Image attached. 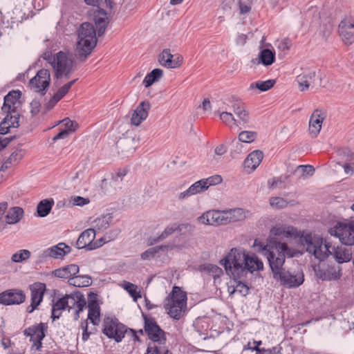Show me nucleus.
Segmentation results:
<instances>
[{
    "mask_svg": "<svg viewBox=\"0 0 354 354\" xmlns=\"http://www.w3.org/2000/svg\"><path fill=\"white\" fill-rule=\"evenodd\" d=\"M263 250L268 256L273 278L281 286L294 288L304 283V275L302 271L283 268L286 257H292L295 254V250L288 247L286 243L276 242L272 251L267 250V246H264Z\"/></svg>",
    "mask_w": 354,
    "mask_h": 354,
    "instance_id": "1",
    "label": "nucleus"
},
{
    "mask_svg": "<svg viewBox=\"0 0 354 354\" xmlns=\"http://www.w3.org/2000/svg\"><path fill=\"white\" fill-rule=\"evenodd\" d=\"M220 263L228 274L239 279L245 277L248 273L263 269V262L254 254L236 248L231 249Z\"/></svg>",
    "mask_w": 354,
    "mask_h": 354,
    "instance_id": "2",
    "label": "nucleus"
},
{
    "mask_svg": "<svg viewBox=\"0 0 354 354\" xmlns=\"http://www.w3.org/2000/svg\"><path fill=\"white\" fill-rule=\"evenodd\" d=\"M96 44V31L93 26L90 23H83L77 30V41L75 49L76 58L84 61Z\"/></svg>",
    "mask_w": 354,
    "mask_h": 354,
    "instance_id": "3",
    "label": "nucleus"
},
{
    "mask_svg": "<svg viewBox=\"0 0 354 354\" xmlns=\"http://www.w3.org/2000/svg\"><path fill=\"white\" fill-rule=\"evenodd\" d=\"M43 58L52 66L57 79H68L71 77L74 70V60L71 53L59 51L53 55L50 53H45Z\"/></svg>",
    "mask_w": 354,
    "mask_h": 354,
    "instance_id": "4",
    "label": "nucleus"
},
{
    "mask_svg": "<svg viewBox=\"0 0 354 354\" xmlns=\"http://www.w3.org/2000/svg\"><path fill=\"white\" fill-rule=\"evenodd\" d=\"M165 308L169 316L179 319L187 308V294L179 287L174 286L171 292L165 299Z\"/></svg>",
    "mask_w": 354,
    "mask_h": 354,
    "instance_id": "5",
    "label": "nucleus"
},
{
    "mask_svg": "<svg viewBox=\"0 0 354 354\" xmlns=\"http://www.w3.org/2000/svg\"><path fill=\"white\" fill-rule=\"evenodd\" d=\"M301 242L306 245V251L320 261L332 254V246L319 236L306 234L301 237Z\"/></svg>",
    "mask_w": 354,
    "mask_h": 354,
    "instance_id": "6",
    "label": "nucleus"
},
{
    "mask_svg": "<svg viewBox=\"0 0 354 354\" xmlns=\"http://www.w3.org/2000/svg\"><path fill=\"white\" fill-rule=\"evenodd\" d=\"M328 233L337 237L342 244L354 245V221L337 222L328 230Z\"/></svg>",
    "mask_w": 354,
    "mask_h": 354,
    "instance_id": "7",
    "label": "nucleus"
},
{
    "mask_svg": "<svg viewBox=\"0 0 354 354\" xmlns=\"http://www.w3.org/2000/svg\"><path fill=\"white\" fill-rule=\"evenodd\" d=\"M145 319V330L149 338L153 342L149 346H164L167 338L165 333L157 324L154 319L143 315Z\"/></svg>",
    "mask_w": 354,
    "mask_h": 354,
    "instance_id": "8",
    "label": "nucleus"
},
{
    "mask_svg": "<svg viewBox=\"0 0 354 354\" xmlns=\"http://www.w3.org/2000/svg\"><path fill=\"white\" fill-rule=\"evenodd\" d=\"M103 332L109 338L120 342L127 332L126 326L117 319L107 317L104 321Z\"/></svg>",
    "mask_w": 354,
    "mask_h": 354,
    "instance_id": "9",
    "label": "nucleus"
},
{
    "mask_svg": "<svg viewBox=\"0 0 354 354\" xmlns=\"http://www.w3.org/2000/svg\"><path fill=\"white\" fill-rule=\"evenodd\" d=\"M66 308L71 313L75 320L78 319L80 313L86 308V301L83 295L73 293L64 297Z\"/></svg>",
    "mask_w": 354,
    "mask_h": 354,
    "instance_id": "10",
    "label": "nucleus"
},
{
    "mask_svg": "<svg viewBox=\"0 0 354 354\" xmlns=\"http://www.w3.org/2000/svg\"><path fill=\"white\" fill-rule=\"evenodd\" d=\"M227 102L228 103L225 102L224 104L227 106H230V103L231 104L230 107L232 109V111L239 118L236 120L238 122V127L239 125L248 124L250 122V117L249 112L246 109L243 103L234 96L230 97L228 100H227Z\"/></svg>",
    "mask_w": 354,
    "mask_h": 354,
    "instance_id": "11",
    "label": "nucleus"
},
{
    "mask_svg": "<svg viewBox=\"0 0 354 354\" xmlns=\"http://www.w3.org/2000/svg\"><path fill=\"white\" fill-rule=\"evenodd\" d=\"M47 326L44 323L29 327L24 330V335L30 337L32 348L38 351L41 346V341L46 335Z\"/></svg>",
    "mask_w": 354,
    "mask_h": 354,
    "instance_id": "12",
    "label": "nucleus"
},
{
    "mask_svg": "<svg viewBox=\"0 0 354 354\" xmlns=\"http://www.w3.org/2000/svg\"><path fill=\"white\" fill-rule=\"evenodd\" d=\"M95 238V232L93 229H87L82 232L79 236L76 245L78 249L85 248L87 250H93L100 248L104 242L102 243V239L100 240V243L93 242Z\"/></svg>",
    "mask_w": 354,
    "mask_h": 354,
    "instance_id": "13",
    "label": "nucleus"
},
{
    "mask_svg": "<svg viewBox=\"0 0 354 354\" xmlns=\"http://www.w3.org/2000/svg\"><path fill=\"white\" fill-rule=\"evenodd\" d=\"M197 221L203 225L219 226L225 225L224 210L211 209L198 217Z\"/></svg>",
    "mask_w": 354,
    "mask_h": 354,
    "instance_id": "14",
    "label": "nucleus"
},
{
    "mask_svg": "<svg viewBox=\"0 0 354 354\" xmlns=\"http://www.w3.org/2000/svg\"><path fill=\"white\" fill-rule=\"evenodd\" d=\"M270 234L271 236H277L279 238H286L289 241L297 240L303 236L294 227L277 224L270 229Z\"/></svg>",
    "mask_w": 354,
    "mask_h": 354,
    "instance_id": "15",
    "label": "nucleus"
},
{
    "mask_svg": "<svg viewBox=\"0 0 354 354\" xmlns=\"http://www.w3.org/2000/svg\"><path fill=\"white\" fill-rule=\"evenodd\" d=\"M326 118V111L324 109H317L313 111L309 119L308 131L312 138L319 135L323 122Z\"/></svg>",
    "mask_w": 354,
    "mask_h": 354,
    "instance_id": "16",
    "label": "nucleus"
},
{
    "mask_svg": "<svg viewBox=\"0 0 354 354\" xmlns=\"http://www.w3.org/2000/svg\"><path fill=\"white\" fill-rule=\"evenodd\" d=\"M50 74L47 69L39 70L36 75L30 81L29 86L31 90L39 93L45 91L49 86Z\"/></svg>",
    "mask_w": 354,
    "mask_h": 354,
    "instance_id": "17",
    "label": "nucleus"
},
{
    "mask_svg": "<svg viewBox=\"0 0 354 354\" xmlns=\"http://www.w3.org/2000/svg\"><path fill=\"white\" fill-rule=\"evenodd\" d=\"M339 34L345 44L354 42V19L352 17H344L339 25Z\"/></svg>",
    "mask_w": 354,
    "mask_h": 354,
    "instance_id": "18",
    "label": "nucleus"
},
{
    "mask_svg": "<svg viewBox=\"0 0 354 354\" xmlns=\"http://www.w3.org/2000/svg\"><path fill=\"white\" fill-rule=\"evenodd\" d=\"M26 295L21 290L10 289L0 293V304L4 305H15L23 303Z\"/></svg>",
    "mask_w": 354,
    "mask_h": 354,
    "instance_id": "19",
    "label": "nucleus"
},
{
    "mask_svg": "<svg viewBox=\"0 0 354 354\" xmlns=\"http://www.w3.org/2000/svg\"><path fill=\"white\" fill-rule=\"evenodd\" d=\"M183 57L176 54L172 55L169 49H165L158 55L159 64L167 68H176L183 63Z\"/></svg>",
    "mask_w": 354,
    "mask_h": 354,
    "instance_id": "20",
    "label": "nucleus"
},
{
    "mask_svg": "<svg viewBox=\"0 0 354 354\" xmlns=\"http://www.w3.org/2000/svg\"><path fill=\"white\" fill-rule=\"evenodd\" d=\"M225 225L230 223L243 221L252 215L248 209L236 207L224 210Z\"/></svg>",
    "mask_w": 354,
    "mask_h": 354,
    "instance_id": "21",
    "label": "nucleus"
},
{
    "mask_svg": "<svg viewBox=\"0 0 354 354\" xmlns=\"http://www.w3.org/2000/svg\"><path fill=\"white\" fill-rule=\"evenodd\" d=\"M21 93L19 91H11L4 97V102L1 107L3 113L17 111V109L20 104L19 101Z\"/></svg>",
    "mask_w": 354,
    "mask_h": 354,
    "instance_id": "22",
    "label": "nucleus"
},
{
    "mask_svg": "<svg viewBox=\"0 0 354 354\" xmlns=\"http://www.w3.org/2000/svg\"><path fill=\"white\" fill-rule=\"evenodd\" d=\"M46 286L42 283H36L30 286L31 304L28 307L29 313H32L42 301Z\"/></svg>",
    "mask_w": 354,
    "mask_h": 354,
    "instance_id": "23",
    "label": "nucleus"
},
{
    "mask_svg": "<svg viewBox=\"0 0 354 354\" xmlns=\"http://www.w3.org/2000/svg\"><path fill=\"white\" fill-rule=\"evenodd\" d=\"M6 116L0 123V134L8 133L10 128H17L19 126V113L17 111L6 113Z\"/></svg>",
    "mask_w": 354,
    "mask_h": 354,
    "instance_id": "24",
    "label": "nucleus"
},
{
    "mask_svg": "<svg viewBox=\"0 0 354 354\" xmlns=\"http://www.w3.org/2000/svg\"><path fill=\"white\" fill-rule=\"evenodd\" d=\"M315 71L313 69H305L297 77V82L301 91H307L310 86L314 82Z\"/></svg>",
    "mask_w": 354,
    "mask_h": 354,
    "instance_id": "25",
    "label": "nucleus"
},
{
    "mask_svg": "<svg viewBox=\"0 0 354 354\" xmlns=\"http://www.w3.org/2000/svg\"><path fill=\"white\" fill-rule=\"evenodd\" d=\"M88 319L93 325H98L100 322V308L96 296H91L88 301Z\"/></svg>",
    "mask_w": 354,
    "mask_h": 354,
    "instance_id": "26",
    "label": "nucleus"
},
{
    "mask_svg": "<svg viewBox=\"0 0 354 354\" xmlns=\"http://www.w3.org/2000/svg\"><path fill=\"white\" fill-rule=\"evenodd\" d=\"M150 109V104L149 102H142L134 111L132 117L131 122L136 126H138L141 122L145 120L147 116L149 110Z\"/></svg>",
    "mask_w": 354,
    "mask_h": 354,
    "instance_id": "27",
    "label": "nucleus"
},
{
    "mask_svg": "<svg viewBox=\"0 0 354 354\" xmlns=\"http://www.w3.org/2000/svg\"><path fill=\"white\" fill-rule=\"evenodd\" d=\"M236 278L234 277L227 283V289L229 295L232 296L235 293H238L241 296L247 295L249 292L248 286Z\"/></svg>",
    "mask_w": 354,
    "mask_h": 354,
    "instance_id": "28",
    "label": "nucleus"
},
{
    "mask_svg": "<svg viewBox=\"0 0 354 354\" xmlns=\"http://www.w3.org/2000/svg\"><path fill=\"white\" fill-rule=\"evenodd\" d=\"M113 218L111 213L102 214L91 221L92 227L91 229L95 230V232L96 231H103L110 226Z\"/></svg>",
    "mask_w": 354,
    "mask_h": 354,
    "instance_id": "29",
    "label": "nucleus"
},
{
    "mask_svg": "<svg viewBox=\"0 0 354 354\" xmlns=\"http://www.w3.org/2000/svg\"><path fill=\"white\" fill-rule=\"evenodd\" d=\"M263 158V153L260 150H254L251 152L244 160V167L250 169V171H254L261 162Z\"/></svg>",
    "mask_w": 354,
    "mask_h": 354,
    "instance_id": "30",
    "label": "nucleus"
},
{
    "mask_svg": "<svg viewBox=\"0 0 354 354\" xmlns=\"http://www.w3.org/2000/svg\"><path fill=\"white\" fill-rule=\"evenodd\" d=\"M48 250L50 257L55 259H62L71 252V248L62 242L48 248Z\"/></svg>",
    "mask_w": 354,
    "mask_h": 354,
    "instance_id": "31",
    "label": "nucleus"
},
{
    "mask_svg": "<svg viewBox=\"0 0 354 354\" xmlns=\"http://www.w3.org/2000/svg\"><path fill=\"white\" fill-rule=\"evenodd\" d=\"M24 211L20 207L10 208L4 216L6 224L13 225L18 223L24 217Z\"/></svg>",
    "mask_w": 354,
    "mask_h": 354,
    "instance_id": "32",
    "label": "nucleus"
},
{
    "mask_svg": "<svg viewBox=\"0 0 354 354\" xmlns=\"http://www.w3.org/2000/svg\"><path fill=\"white\" fill-rule=\"evenodd\" d=\"M25 155V152L23 149L15 150L8 158L3 163L1 171H5L12 167L17 165L22 160Z\"/></svg>",
    "mask_w": 354,
    "mask_h": 354,
    "instance_id": "33",
    "label": "nucleus"
},
{
    "mask_svg": "<svg viewBox=\"0 0 354 354\" xmlns=\"http://www.w3.org/2000/svg\"><path fill=\"white\" fill-rule=\"evenodd\" d=\"M117 146L120 149L123 156H129L133 153L136 148V141L134 138H127L120 140L117 142Z\"/></svg>",
    "mask_w": 354,
    "mask_h": 354,
    "instance_id": "34",
    "label": "nucleus"
},
{
    "mask_svg": "<svg viewBox=\"0 0 354 354\" xmlns=\"http://www.w3.org/2000/svg\"><path fill=\"white\" fill-rule=\"evenodd\" d=\"M79 266L76 264H70L65 267L57 269L54 271L55 277L62 279L73 278L74 275L79 272Z\"/></svg>",
    "mask_w": 354,
    "mask_h": 354,
    "instance_id": "35",
    "label": "nucleus"
},
{
    "mask_svg": "<svg viewBox=\"0 0 354 354\" xmlns=\"http://www.w3.org/2000/svg\"><path fill=\"white\" fill-rule=\"evenodd\" d=\"M207 190L202 179L192 184L187 190L180 193L179 199L183 200L191 196L201 193Z\"/></svg>",
    "mask_w": 354,
    "mask_h": 354,
    "instance_id": "36",
    "label": "nucleus"
},
{
    "mask_svg": "<svg viewBox=\"0 0 354 354\" xmlns=\"http://www.w3.org/2000/svg\"><path fill=\"white\" fill-rule=\"evenodd\" d=\"M178 230H179V225L176 223H171L167 225L160 235L150 237L148 239V243L149 245H153L158 242L162 241L168 238Z\"/></svg>",
    "mask_w": 354,
    "mask_h": 354,
    "instance_id": "37",
    "label": "nucleus"
},
{
    "mask_svg": "<svg viewBox=\"0 0 354 354\" xmlns=\"http://www.w3.org/2000/svg\"><path fill=\"white\" fill-rule=\"evenodd\" d=\"M275 60V54L270 49L262 50L259 55L258 58L252 59L254 64H262L264 66H270Z\"/></svg>",
    "mask_w": 354,
    "mask_h": 354,
    "instance_id": "38",
    "label": "nucleus"
},
{
    "mask_svg": "<svg viewBox=\"0 0 354 354\" xmlns=\"http://www.w3.org/2000/svg\"><path fill=\"white\" fill-rule=\"evenodd\" d=\"M331 250L334 258L339 263L348 262L352 258L351 250L344 247H337V248L332 247Z\"/></svg>",
    "mask_w": 354,
    "mask_h": 354,
    "instance_id": "39",
    "label": "nucleus"
},
{
    "mask_svg": "<svg viewBox=\"0 0 354 354\" xmlns=\"http://www.w3.org/2000/svg\"><path fill=\"white\" fill-rule=\"evenodd\" d=\"M94 20L97 28V35L100 37L104 34L108 24L106 12L103 10H98L97 13L94 17Z\"/></svg>",
    "mask_w": 354,
    "mask_h": 354,
    "instance_id": "40",
    "label": "nucleus"
},
{
    "mask_svg": "<svg viewBox=\"0 0 354 354\" xmlns=\"http://www.w3.org/2000/svg\"><path fill=\"white\" fill-rule=\"evenodd\" d=\"M275 81L272 80H268L266 81H257L250 84L248 90L252 94H256L257 89L260 91H267L270 89L274 84Z\"/></svg>",
    "mask_w": 354,
    "mask_h": 354,
    "instance_id": "41",
    "label": "nucleus"
},
{
    "mask_svg": "<svg viewBox=\"0 0 354 354\" xmlns=\"http://www.w3.org/2000/svg\"><path fill=\"white\" fill-rule=\"evenodd\" d=\"M199 270L201 272H203L205 274L212 277L214 279L219 278L223 274V272L221 268L216 265L211 263H205L201 265L199 267Z\"/></svg>",
    "mask_w": 354,
    "mask_h": 354,
    "instance_id": "42",
    "label": "nucleus"
},
{
    "mask_svg": "<svg viewBox=\"0 0 354 354\" xmlns=\"http://www.w3.org/2000/svg\"><path fill=\"white\" fill-rule=\"evenodd\" d=\"M219 118L226 125L229 127H238V122L235 119L233 114L227 111V107H220L219 110Z\"/></svg>",
    "mask_w": 354,
    "mask_h": 354,
    "instance_id": "43",
    "label": "nucleus"
},
{
    "mask_svg": "<svg viewBox=\"0 0 354 354\" xmlns=\"http://www.w3.org/2000/svg\"><path fill=\"white\" fill-rule=\"evenodd\" d=\"M177 246L176 245L167 244L162 245L158 247L151 248L141 254V259L143 260H148L153 258L159 250L168 251L169 250H173Z\"/></svg>",
    "mask_w": 354,
    "mask_h": 354,
    "instance_id": "44",
    "label": "nucleus"
},
{
    "mask_svg": "<svg viewBox=\"0 0 354 354\" xmlns=\"http://www.w3.org/2000/svg\"><path fill=\"white\" fill-rule=\"evenodd\" d=\"M120 286L129 294L134 301H137L138 299L142 297L141 292L138 286L129 281H124L120 284Z\"/></svg>",
    "mask_w": 354,
    "mask_h": 354,
    "instance_id": "45",
    "label": "nucleus"
},
{
    "mask_svg": "<svg viewBox=\"0 0 354 354\" xmlns=\"http://www.w3.org/2000/svg\"><path fill=\"white\" fill-rule=\"evenodd\" d=\"M70 285L75 287H88L92 283L91 277L88 275H74L68 280Z\"/></svg>",
    "mask_w": 354,
    "mask_h": 354,
    "instance_id": "46",
    "label": "nucleus"
},
{
    "mask_svg": "<svg viewBox=\"0 0 354 354\" xmlns=\"http://www.w3.org/2000/svg\"><path fill=\"white\" fill-rule=\"evenodd\" d=\"M54 201L53 200H43L39 203L37 207V213L39 216H46L50 212Z\"/></svg>",
    "mask_w": 354,
    "mask_h": 354,
    "instance_id": "47",
    "label": "nucleus"
},
{
    "mask_svg": "<svg viewBox=\"0 0 354 354\" xmlns=\"http://www.w3.org/2000/svg\"><path fill=\"white\" fill-rule=\"evenodd\" d=\"M64 310H66V303L64 297L58 299L53 305L52 308V318L55 320V319H58L61 314L62 311Z\"/></svg>",
    "mask_w": 354,
    "mask_h": 354,
    "instance_id": "48",
    "label": "nucleus"
},
{
    "mask_svg": "<svg viewBox=\"0 0 354 354\" xmlns=\"http://www.w3.org/2000/svg\"><path fill=\"white\" fill-rule=\"evenodd\" d=\"M31 256V252L26 249L17 251L11 256V261L13 263H21L28 260Z\"/></svg>",
    "mask_w": 354,
    "mask_h": 354,
    "instance_id": "49",
    "label": "nucleus"
},
{
    "mask_svg": "<svg viewBox=\"0 0 354 354\" xmlns=\"http://www.w3.org/2000/svg\"><path fill=\"white\" fill-rule=\"evenodd\" d=\"M76 81L77 79L73 80L59 88L57 93L53 95V102L57 103L59 102L69 91L71 86Z\"/></svg>",
    "mask_w": 354,
    "mask_h": 354,
    "instance_id": "50",
    "label": "nucleus"
},
{
    "mask_svg": "<svg viewBox=\"0 0 354 354\" xmlns=\"http://www.w3.org/2000/svg\"><path fill=\"white\" fill-rule=\"evenodd\" d=\"M317 274L321 279L325 281L335 280L339 278V274L332 269H327L323 271L320 270Z\"/></svg>",
    "mask_w": 354,
    "mask_h": 354,
    "instance_id": "51",
    "label": "nucleus"
},
{
    "mask_svg": "<svg viewBox=\"0 0 354 354\" xmlns=\"http://www.w3.org/2000/svg\"><path fill=\"white\" fill-rule=\"evenodd\" d=\"M257 137V133L254 131H243L239 134V140L241 142L250 143L253 142Z\"/></svg>",
    "mask_w": 354,
    "mask_h": 354,
    "instance_id": "52",
    "label": "nucleus"
},
{
    "mask_svg": "<svg viewBox=\"0 0 354 354\" xmlns=\"http://www.w3.org/2000/svg\"><path fill=\"white\" fill-rule=\"evenodd\" d=\"M202 180L207 189L210 186L220 184L222 182L223 178L220 175H214L207 178H203Z\"/></svg>",
    "mask_w": 354,
    "mask_h": 354,
    "instance_id": "53",
    "label": "nucleus"
},
{
    "mask_svg": "<svg viewBox=\"0 0 354 354\" xmlns=\"http://www.w3.org/2000/svg\"><path fill=\"white\" fill-rule=\"evenodd\" d=\"M146 354H171L164 346L151 345L148 346Z\"/></svg>",
    "mask_w": 354,
    "mask_h": 354,
    "instance_id": "54",
    "label": "nucleus"
},
{
    "mask_svg": "<svg viewBox=\"0 0 354 354\" xmlns=\"http://www.w3.org/2000/svg\"><path fill=\"white\" fill-rule=\"evenodd\" d=\"M299 171L302 177L311 176L313 175L315 169L312 165H299L297 167L295 172Z\"/></svg>",
    "mask_w": 354,
    "mask_h": 354,
    "instance_id": "55",
    "label": "nucleus"
},
{
    "mask_svg": "<svg viewBox=\"0 0 354 354\" xmlns=\"http://www.w3.org/2000/svg\"><path fill=\"white\" fill-rule=\"evenodd\" d=\"M270 205L272 207L283 208L287 206V201L281 197H272L270 199Z\"/></svg>",
    "mask_w": 354,
    "mask_h": 354,
    "instance_id": "56",
    "label": "nucleus"
},
{
    "mask_svg": "<svg viewBox=\"0 0 354 354\" xmlns=\"http://www.w3.org/2000/svg\"><path fill=\"white\" fill-rule=\"evenodd\" d=\"M7 208V202L0 203V232L2 231L7 225L4 217V214Z\"/></svg>",
    "mask_w": 354,
    "mask_h": 354,
    "instance_id": "57",
    "label": "nucleus"
},
{
    "mask_svg": "<svg viewBox=\"0 0 354 354\" xmlns=\"http://www.w3.org/2000/svg\"><path fill=\"white\" fill-rule=\"evenodd\" d=\"M339 156L345 158L346 161H352L354 160V151L351 149L344 147L339 151Z\"/></svg>",
    "mask_w": 354,
    "mask_h": 354,
    "instance_id": "58",
    "label": "nucleus"
},
{
    "mask_svg": "<svg viewBox=\"0 0 354 354\" xmlns=\"http://www.w3.org/2000/svg\"><path fill=\"white\" fill-rule=\"evenodd\" d=\"M61 122L65 127V130L68 131L69 133L75 131L77 127L76 122L68 118L64 119Z\"/></svg>",
    "mask_w": 354,
    "mask_h": 354,
    "instance_id": "59",
    "label": "nucleus"
},
{
    "mask_svg": "<svg viewBox=\"0 0 354 354\" xmlns=\"http://www.w3.org/2000/svg\"><path fill=\"white\" fill-rule=\"evenodd\" d=\"M37 262L39 263L45 262L48 259L51 258L48 248L39 252L37 256Z\"/></svg>",
    "mask_w": 354,
    "mask_h": 354,
    "instance_id": "60",
    "label": "nucleus"
},
{
    "mask_svg": "<svg viewBox=\"0 0 354 354\" xmlns=\"http://www.w3.org/2000/svg\"><path fill=\"white\" fill-rule=\"evenodd\" d=\"M292 46V42L289 39H283L278 42L277 48L279 50L286 52Z\"/></svg>",
    "mask_w": 354,
    "mask_h": 354,
    "instance_id": "61",
    "label": "nucleus"
},
{
    "mask_svg": "<svg viewBox=\"0 0 354 354\" xmlns=\"http://www.w3.org/2000/svg\"><path fill=\"white\" fill-rule=\"evenodd\" d=\"M82 178L83 174L77 171L69 178V181L73 185L74 187H77L80 185Z\"/></svg>",
    "mask_w": 354,
    "mask_h": 354,
    "instance_id": "62",
    "label": "nucleus"
},
{
    "mask_svg": "<svg viewBox=\"0 0 354 354\" xmlns=\"http://www.w3.org/2000/svg\"><path fill=\"white\" fill-rule=\"evenodd\" d=\"M239 8L241 14H246L250 12L251 9L250 4L248 1L239 0L238 1Z\"/></svg>",
    "mask_w": 354,
    "mask_h": 354,
    "instance_id": "63",
    "label": "nucleus"
},
{
    "mask_svg": "<svg viewBox=\"0 0 354 354\" xmlns=\"http://www.w3.org/2000/svg\"><path fill=\"white\" fill-rule=\"evenodd\" d=\"M41 104L37 100H33L30 102V113L32 116L36 115L40 111Z\"/></svg>",
    "mask_w": 354,
    "mask_h": 354,
    "instance_id": "64",
    "label": "nucleus"
}]
</instances>
